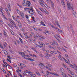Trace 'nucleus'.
Instances as JSON below:
<instances>
[{"label": "nucleus", "mask_w": 77, "mask_h": 77, "mask_svg": "<svg viewBox=\"0 0 77 77\" xmlns=\"http://www.w3.org/2000/svg\"><path fill=\"white\" fill-rule=\"evenodd\" d=\"M67 6L68 8V9L69 10H72L73 11V15L75 17L77 16V14L75 12V11L74 10V9L73 8V7L71 5H70V3H69V2H67Z\"/></svg>", "instance_id": "f257e3e1"}, {"label": "nucleus", "mask_w": 77, "mask_h": 77, "mask_svg": "<svg viewBox=\"0 0 77 77\" xmlns=\"http://www.w3.org/2000/svg\"><path fill=\"white\" fill-rule=\"evenodd\" d=\"M27 1L26 0H24L22 2V5L23 6H27Z\"/></svg>", "instance_id": "f03ea898"}, {"label": "nucleus", "mask_w": 77, "mask_h": 77, "mask_svg": "<svg viewBox=\"0 0 77 77\" xmlns=\"http://www.w3.org/2000/svg\"><path fill=\"white\" fill-rule=\"evenodd\" d=\"M27 7H30V2L29 1H27Z\"/></svg>", "instance_id": "7ed1b4c3"}, {"label": "nucleus", "mask_w": 77, "mask_h": 77, "mask_svg": "<svg viewBox=\"0 0 77 77\" xmlns=\"http://www.w3.org/2000/svg\"><path fill=\"white\" fill-rule=\"evenodd\" d=\"M39 38H40L41 40L42 41V40L44 39H45V37H44L42 35H41L40 36V37Z\"/></svg>", "instance_id": "20e7f679"}, {"label": "nucleus", "mask_w": 77, "mask_h": 77, "mask_svg": "<svg viewBox=\"0 0 77 77\" xmlns=\"http://www.w3.org/2000/svg\"><path fill=\"white\" fill-rule=\"evenodd\" d=\"M50 1L51 2V6L52 8H53L54 7V4L53 3V2L52 1V0H50Z\"/></svg>", "instance_id": "39448f33"}, {"label": "nucleus", "mask_w": 77, "mask_h": 77, "mask_svg": "<svg viewBox=\"0 0 77 77\" xmlns=\"http://www.w3.org/2000/svg\"><path fill=\"white\" fill-rule=\"evenodd\" d=\"M34 10H32V11H29V13L31 15H33V11Z\"/></svg>", "instance_id": "423d86ee"}, {"label": "nucleus", "mask_w": 77, "mask_h": 77, "mask_svg": "<svg viewBox=\"0 0 77 77\" xmlns=\"http://www.w3.org/2000/svg\"><path fill=\"white\" fill-rule=\"evenodd\" d=\"M26 59H28L29 60H30L31 61H35V60L33 59H32L31 58H26Z\"/></svg>", "instance_id": "0eeeda50"}, {"label": "nucleus", "mask_w": 77, "mask_h": 77, "mask_svg": "<svg viewBox=\"0 0 77 77\" xmlns=\"http://www.w3.org/2000/svg\"><path fill=\"white\" fill-rule=\"evenodd\" d=\"M3 32L4 35L6 37V36H7V33H6V31H5V30L3 31Z\"/></svg>", "instance_id": "6e6552de"}, {"label": "nucleus", "mask_w": 77, "mask_h": 77, "mask_svg": "<svg viewBox=\"0 0 77 77\" xmlns=\"http://www.w3.org/2000/svg\"><path fill=\"white\" fill-rule=\"evenodd\" d=\"M48 25H49L50 26H51V27H53V28H54V27L53 26V25L52 24H51V23H48Z\"/></svg>", "instance_id": "1a4fd4ad"}, {"label": "nucleus", "mask_w": 77, "mask_h": 77, "mask_svg": "<svg viewBox=\"0 0 77 77\" xmlns=\"http://www.w3.org/2000/svg\"><path fill=\"white\" fill-rule=\"evenodd\" d=\"M8 7L9 11H11V6H10V5L8 4Z\"/></svg>", "instance_id": "9d476101"}, {"label": "nucleus", "mask_w": 77, "mask_h": 77, "mask_svg": "<svg viewBox=\"0 0 77 77\" xmlns=\"http://www.w3.org/2000/svg\"><path fill=\"white\" fill-rule=\"evenodd\" d=\"M39 9H40V11H42V12H44V11H45V10H44V9H42V8H39Z\"/></svg>", "instance_id": "9b49d317"}, {"label": "nucleus", "mask_w": 77, "mask_h": 77, "mask_svg": "<svg viewBox=\"0 0 77 77\" xmlns=\"http://www.w3.org/2000/svg\"><path fill=\"white\" fill-rule=\"evenodd\" d=\"M37 11L38 14H39V15H41V16H42H42L41 15V12L40 11L38 10Z\"/></svg>", "instance_id": "f8f14e48"}, {"label": "nucleus", "mask_w": 77, "mask_h": 77, "mask_svg": "<svg viewBox=\"0 0 77 77\" xmlns=\"http://www.w3.org/2000/svg\"><path fill=\"white\" fill-rule=\"evenodd\" d=\"M41 23L42 26H45V24H44V23L43 22L41 21Z\"/></svg>", "instance_id": "ddd939ff"}, {"label": "nucleus", "mask_w": 77, "mask_h": 77, "mask_svg": "<svg viewBox=\"0 0 77 77\" xmlns=\"http://www.w3.org/2000/svg\"><path fill=\"white\" fill-rule=\"evenodd\" d=\"M45 13V14H48L49 13L48 11H47V10H45V11L44 12V13Z\"/></svg>", "instance_id": "4468645a"}, {"label": "nucleus", "mask_w": 77, "mask_h": 77, "mask_svg": "<svg viewBox=\"0 0 77 77\" xmlns=\"http://www.w3.org/2000/svg\"><path fill=\"white\" fill-rule=\"evenodd\" d=\"M19 39L21 43H22V44H23V40H22V39H21V38L20 37H19Z\"/></svg>", "instance_id": "2eb2a0df"}, {"label": "nucleus", "mask_w": 77, "mask_h": 77, "mask_svg": "<svg viewBox=\"0 0 77 77\" xmlns=\"http://www.w3.org/2000/svg\"><path fill=\"white\" fill-rule=\"evenodd\" d=\"M32 21L35 22V23H36V21H35V17H32Z\"/></svg>", "instance_id": "dca6fc26"}, {"label": "nucleus", "mask_w": 77, "mask_h": 77, "mask_svg": "<svg viewBox=\"0 0 77 77\" xmlns=\"http://www.w3.org/2000/svg\"><path fill=\"white\" fill-rule=\"evenodd\" d=\"M62 5L63 6V7L64 8H65V3L64 2L63 4H62Z\"/></svg>", "instance_id": "f3484780"}, {"label": "nucleus", "mask_w": 77, "mask_h": 77, "mask_svg": "<svg viewBox=\"0 0 77 77\" xmlns=\"http://www.w3.org/2000/svg\"><path fill=\"white\" fill-rule=\"evenodd\" d=\"M56 24H57V26H59V27H60V25H59V23L58 22H56Z\"/></svg>", "instance_id": "a211bd4d"}, {"label": "nucleus", "mask_w": 77, "mask_h": 77, "mask_svg": "<svg viewBox=\"0 0 77 77\" xmlns=\"http://www.w3.org/2000/svg\"><path fill=\"white\" fill-rule=\"evenodd\" d=\"M21 17L22 18H24V14H23V13H22V15H21Z\"/></svg>", "instance_id": "6ab92c4d"}, {"label": "nucleus", "mask_w": 77, "mask_h": 77, "mask_svg": "<svg viewBox=\"0 0 77 77\" xmlns=\"http://www.w3.org/2000/svg\"><path fill=\"white\" fill-rule=\"evenodd\" d=\"M24 9L25 11H28V10H30L29 8H24Z\"/></svg>", "instance_id": "aec40b11"}, {"label": "nucleus", "mask_w": 77, "mask_h": 77, "mask_svg": "<svg viewBox=\"0 0 77 77\" xmlns=\"http://www.w3.org/2000/svg\"><path fill=\"white\" fill-rule=\"evenodd\" d=\"M49 57H50V56H48V55L45 56V57H46V58L47 59H50Z\"/></svg>", "instance_id": "412c9836"}, {"label": "nucleus", "mask_w": 77, "mask_h": 77, "mask_svg": "<svg viewBox=\"0 0 77 77\" xmlns=\"http://www.w3.org/2000/svg\"><path fill=\"white\" fill-rule=\"evenodd\" d=\"M43 3H42V2L40 3V4L41 5V6H45V5H44V4Z\"/></svg>", "instance_id": "4be33fe9"}, {"label": "nucleus", "mask_w": 77, "mask_h": 77, "mask_svg": "<svg viewBox=\"0 0 77 77\" xmlns=\"http://www.w3.org/2000/svg\"><path fill=\"white\" fill-rule=\"evenodd\" d=\"M29 8V11H30H30H33V7H32L31 6L30 7V8Z\"/></svg>", "instance_id": "5701e85b"}, {"label": "nucleus", "mask_w": 77, "mask_h": 77, "mask_svg": "<svg viewBox=\"0 0 77 77\" xmlns=\"http://www.w3.org/2000/svg\"><path fill=\"white\" fill-rule=\"evenodd\" d=\"M58 31L59 32H60V33H63V31L62 30H60V29H58Z\"/></svg>", "instance_id": "b1692460"}, {"label": "nucleus", "mask_w": 77, "mask_h": 77, "mask_svg": "<svg viewBox=\"0 0 77 77\" xmlns=\"http://www.w3.org/2000/svg\"><path fill=\"white\" fill-rule=\"evenodd\" d=\"M18 34H19V35H20V36H21V37H24V36H23V35H21V32H18Z\"/></svg>", "instance_id": "393cba45"}, {"label": "nucleus", "mask_w": 77, "mask_h": 77, "mask_svg": "<svg viewBox=\"0 0 77 77\" xmlns=\"http://www.w3.org/2000/svg\"><path fill=\"white\" fill-rule=\"evenodd\" d=\"M54 44H56V45H58V44H57V42H55V41H54Z\"/></svg>", "instance_id": "a878e982"}, {"label": "nucleus", "mask_w": 77, "mask_h": 77, "mask_svg": "<svg viewBox=\"0 0 77 77\" xmlns=\"http://www.w3.org/2000/svg\"><path fill=\"white\" fill-rule=\"evenodd\" d=\"M7 60H8V62H10V63H11V60H9V59L8 58L7 59Z\"/></svg>", "instance_id": "bb28decb"}, {"label": "nucleus", "mask_w": 77, "mask_h": 77, "mask_svg": "<svg viewBox=\"0 0 77 77\" xmlns=\"http://www.w3.org/2000/svg\"><path fill=\"white\" fill-rule=\"evenodd\" d=\"M50 53H51V54H55V53H54L53 51H50Z\"/></svg>", "instance_id": "cd10ccee"}, {"label": "nucleus", "mask_w": 77, "mask_h": 77, "mask_svg": "<svg viewBox=\"0 0 77 77\" xmlns=\"http://www.w3.org/2000/svg\"><path fill=\"white\" fill-rule=\"evenodd\" d=\"M35 37H36V38H39L40 37V36H39L38 34H36V36H35Z\"/></svg>", "instance_id": "c85d7f7f"}, {"label": "nucleus", "mask_w": 77, "mask_h": 77, "mask_svg": "<svg viewBox=\"0 0 77 77\" xmlns=\"http://www.w3.org/2000/svg\"><path fill=\"white\" fill-rule=\"evenodd\" d=\"M7 53V51H6L4 50V53L6 55L7 54H8V53Z\"/></svg>", "instance_id": "c756f323"}, {"label": "nucleus", "mask_w": 77, "mask_h": 77, "mask_svg": "<svg viewBox=\"0 0 77 77\" xmlns=\"http://www.w3.org/2000/svg\"><path fill=\"white\" fill-rule=\"evenodd\" d=\"M40 2H42V3H45V2L43 1V0H40Z\"/></svg>", "instance_id": "7c9ffc66"}, {"label": "nucleus", "mask_w": 77, "mask_h": 77, "mask_svg": "<svg viewBox=\"0 0 77 77\" xmlns=\"http://www.w3.org/2000/svg\"><path fill=\"white\" fill-rule=\"evenodd\" d=\"M61 2V3L62 4H63V3H65V2H64V0H60Z\"/></svg>", "instance_id": "2f4dec72"}, {"label": "nucleus", "mask_w": 77, "mask_h": 77, "mask_svg": "<svg viewBox=\"0 0 77 77\" xmlns=\"http://www.w3.org/2000/svg\"><path fill=\"white\" fill-rule=\"evenodd\" d=\"M18 26L20 27H21V24L19 23L18 24Z\"/></svg>", "instance_id": "473e14b6"}, {"label": "nucleus", "mask_w": 77, "mask_h": 77, "mask_svg": "<svg viewBox=\"0 0 77 77\" xmlns=\"http://www.w3.org/2000/svg\"><path fill=\"white\" fill-rule=\"evenodd\" d=\"M36 74L38 75V76H39V77L41 76V75H40V74H39V72H36Z\"/></svg>", "instance_id": "72a5a7b5"}, {"label": "nucleus", "mask_w": 77, "mask_h": 77, "mask_svg": "<svg viewBox=\"0 0 77 77\" xmlns=\"http://www.w3.org/2000/svg\"><path fill=\"white\" fill-rule=\"evenodd\" d=\"M18 75H19V76H20V77H23V76H22V75H21V74H20V73H19L18 74Z\"/></svg>", "instance_id": "f704fd0d"}, {"label": "nucleus", "mask_w": 77, "mask_h": 77, "mask_svg": "<svg viewBox=\"0 0 77 77\" xmlns=\"http://www.w3.org/2000/svg\"><path fill=\"white\" fill-rule=\"evenodd\" d=\"M24 65V64L23 63H20V64H18V65H19V66H21V65Z\"/></svg>", "instance_id": "c9c22d12"}, {"label": "nucleus", "mask_w": 77, "mask_h": 77, "mask_svg": "<svg viewBox=\"0 0 77 77\" xmlns=\"http://www.w3.org/2000/svg\"><path fill=\"white\" fill-rule=\"evenodd\" d=\"M50 43H51V45H53L54 44V43H53L52 42H51Z\"/></svg>", "instance_id": "e433bc0d"}, {"label": "nucleus", "mask_w": 77, "mask_h": 77, "mask_svg": "<svg viewBox=\"0 0 77 77\" xmlns=\"http://www.w3.org/2000/svg\"><path fill=\"white\" fill-rule=\"evenodd\" d=\"M41 66H44V67H45V66H44V65L42 63H41Z\"/></svg>", "instance_id": "4c0bfd02"}, {"label": "nucleus", "mask_w": 77, "mask_h": 77, "mask_svg": "<svg viewBox=\"0 0 77 77\" xmlns=\"http://www.w3.org/2000/svg\"><path fill=\"white\" fill-rule=\"evenodd\" d=\"M64 60L65 61V62L66 63H69V62H68V61L67 60H66V59H64Z\"/></svg>", "instance_id": "58836bf2"}, {"label": "nucleus", "mask_w": 77, "mask_h": 77, "mask_svg": "<svg viewBox=\"0 0 77 77\" xmlns=\"http://www.w3.org/2000/svg\"><path fill=\"white\" fill-rule=\"evenodd\" d=\"M70 29H72V26L71 24L70 25Z\"/></svg>", "instance_id": "ea45409f"}, {"label": "nucleus", "mask_w": 77, "mask_h": 77, "mask_svg": "<svg viewBox=\"0 0 77 77\" xmlns=\"http://www.w3.org/2000/svg\"><path fill=\"white\" fill-rule=\"evenodd\" d=\"M34 51H35V52L36 53H37L38 52V51H36V49L34 50Z\"/></svg>", "instance_id": "a19ab883"}, {"label": "nucleus", "mask_w": 77, "mask_h": 77, "mask_svg": "<svg viewBox=\"0 0 77 77\" xmlns=\"http://www.w3.org/2000/svg\"><path fill=\"white\" fill-rule=\"evenodd\" d=\"M59 58L60 59V60H62V57L61 56H59Z\"/></svg>", "instance_id": "79ce46f5"}, {"label": "nucleus", "mask_w": 77, "mask_h": 77, "mask_svg": "<svg viewBox=\"0 0 77 77\" xmlns=\"http://www.w3.org/2000/svg\"><path fill=\"white\" fill-rule=\"evenodd\" d=\"M26 17L27 19H28L29 18V16H27V15H26Z\"/></svg>", "instance_id": "37998d69"}, {"label": "nucleus", "mask_w": 77, "mask_h": 77, "mask_svg": "<svg viewBox=\"0 0 77 77\" xmlns=\"http://www.w3.org/2000/svg\"><path fill=\"white\" fill-rule=\"evenodd\" d=\"M13 66L14 67H17V65H16V64H14Z\"/></svg>", "instance_id": "c03bdc74"}, {"label": "nucleus", "mask_w": 77, "mask_h": 77, "mask_svg": "<svg viewBox=\"0 0 77 77\" xmlns=\"http://www.w3.org/2000/svg\"><path fill=\"white\" fill-rule=\"evenodd\" d=\"M7 65H8V66H9L10 67V68H12V67L11 66L9 65V64H7Z\"/></svg>", "instance_id": "a18cd8bd"}, {"label": "nucleus", "mask_w": 77, "mask_h": 77, "mask_svg": "<svg viewBox=\"0 0 77 77\" xmlns=\"http://www.w3.org/2000/svg\"><path fill=\"white\" fill-rule=\"evenodd\" d=\"M8 26H9V27H11V24H10V23H8Z\"/></svg>", "instance_id": "49530a36"}, {"label": "nucleus", "mask_w": 77, "mask_h": 77, "mask_svg": "<svg viewBox=\"0 0 77 77\" xmlns=\"http://www.w3.org/2000/svg\"><path fill=\"white\" fill-rule=\"evenodd\" d=\"M3 36V35H2V33H0V37H2Z\"/></svg>", "instance_id": "de8ad7c7"}, {"label": "nucleus", "mask_w": 77, "mask_h": 77, "mask_svg": "<svg viewBox=\"0 0 77 77\" xmlns=\"http://www.w3.org/2000/svg\"><path fill=\"white\" fill-rule=\"evenodd\" d=\"M48 65H49V66H50V67H51V68H52V66L50 64H48Z\"/></svg>", "instance_id": "09e8293b"}, {"label": "nucleus", "mask_w": 77, "mask_h": 77, "mask_svg": "<svg viewBox=\"0 0 77 77\" xmlns=\"http://www.w3.org/2000/svg\"><path fill=\"white\" fill-rule=\"evenodd\" d=\"M17 42L18 43V44H20V41H19L18 40H17Z\"/></svg>", "instance_id": "8fccbe9b"}, {"label": "nucleus", "mask_w": 77, "mask_h": 77, "mask_svg": "<svg viewBox=\"0 0 77 77\" xmlns=\"http://www.w3.org/2000/svg\"><path fill=\"white\" fill-rule=\"evenodd\" d=\"M15 27L16 29H18V27H17V26H15Z\"/></svg>", "instance_id": "3c124183"}, {"label": "nucleus", "mask_w": 77, "mask_h": 77, "mask_svg": "<svg viewBox=\"0 0 77 77\" xmlns=\"http://www.w3.org/2000/svg\"><path fill=\"white\" fill-rule=\"evenodd\" d=\"M25 56H26L27 57H30V56L28 55H25Z\"/></svg>", "instance_id": "603ef678"}, {"label": "nucleus", "mask_w": 77, "mask_h": 77, "mask_svg": "<svg viewBox=\"0 0 77 77\" xmlns=\"http://www.w3.org/2000/svg\"><path fill=\"white\" fill-rule=\"evenodd\" d=\"M12 23H13V24H15V23L13 20H12Z\"/></svg>", "instance_id": "864d4df0"}, {"label": "nucleus", "mask_w": 77, "mask_h": 77, "mask_svg": "<svg viewBox=\"0 0 77 77\" xmlns=\"http://www.w3.org/2000/svg\"><path fill=\"white\" fill-rule=\"evenodd\" d=\"M14 26V24H12V25H10V27H13L14 28V26Z\"/></svg>", "instance_id": "5fc2aeb1"}, {"label": "nucleus", "mask_w": 77, "mask_h": 77, "mask_svg": "<svg viewBox=\"0 0 77 77\" xmlns=\"http://www.w3.org/2000/svg\"><path fill=\"white\" fill-rule=\"evenodd\" d=\"M33 57H37L36 56L35 54L33 55Z\"/></svg>", "instance_id": "6e6d98bb"}, {"label": "nucleus", "mask_w": 77, "mask_h": 77, "mask_svg": "<svg viewBox=\"0 0 77 77\" xmlns=\"http://www.w3.org/2000/svg\"><path fill=\"white\" fill-rule=\"evenodd\" d=\"M8 58L10 59H11V56H8Z\"/></svg>", "instance_id": "4d7b16f0"}, {"label": "nucleus", "mask_w": 77, "mask_h": 77, "mask_svg": "<svg viewBox=\"0 0 77 77\" xmlns=\"http://www.w3.org/2000/svg\"><path fill=\"white\" fill-rule=\"evenodd\" d=\"M0 22L1 23H2V24H3V21L2 20H0Z\"/></svg>", "instance_id": "13d9d810"}, {"label": "nucleus", "mask_w": 77, "mask_h": 77, "mask_svg": "<svg viewBox=\"0 0 77 77\" xmlns=\"http://www.w3.org/2000/svg\"><path fill=\"white\" fill-rule=\"evenodd\" d=\"M75 70L76 69H77V66L76 65H75Z\"/></svg>", "instance_id": "bf43d9fd"}, {"label": "nucleus", "mask_w": 77, "mask_h": 77, "mask_svg": "<svg viewBox=\"0 0 77 77\" xmlns=\"http://www.w3.org/2000/svg\"><path fill=\"white\" fill-rule=\"evenodd\" d=\"M56 0L58 3L60 4V2H59V0Z\"/></svg>", "instance_id": "052dcab7"}, {"label": "nucleus", "mask_w": 77, "mask_h": 77, "mask_svg": "<svg viewBox=\"0 0 77 77\" xmlns=\"http://www.w3.org/2000/svg\"><path fill=\"white\" fill-rule=\"evenodd\" d=\"M29 54V56H33V55H32V54Z\"/></svg>", "instance_id": "680f3d73"}, {"label": "nucleus", "mask_w": 77, "mask_h": 77, "mask_svg": "<svg viewBox=\"0 0 77 77\" xmlns=\"http://www.w3.org/2000/svg\"><path fill=\"white\" fill-rule=\"evenodd\" d=\"M54 75H57V74H56V73H54Z\"/></svg>", "instance_id": "e2e57ef3"}, {"label": "nucleus", "mask_w": 77, "mask_h": 77, "mask_svg": "<svg viewBox=\"0 0 77 77\" xmlns=\"http://www.w3.org/2000/svg\"><path fill=\"white\" fill-rule=\"evenodd\" d=\"M23 75H25V74H26V72H23Z\"/></svg>", "instance_id": "0e129e2a"}, {"label": "nucleus", "mask_w": 77, "mask_h": 77, "mask_svg": "<svg viewBox=\"0 0 77 77\" xmlns=\"http://www.w3.org/2000/svg\"><path fill=\"white\" fill-rule=\"evenodd\" d=\"M71 30H72V33H74V31L73 30V29H72Z\"/></svg>", "instance_id": "69168bd1"}, {"label": "nucleus", "mask_w": 77, "mask_h": 77, "mask_svg": "<svg viewBox=\"0 0 77 77\" xmlns=\"http://www.w3.org/2000/svg\"><path fill=\"white\" fill-rule=\"evenodd\" d=\"M3 72H5V73H6V71H5V69L3 70Z\"/></svg>", "instance_id": "338daca9"}, {"label": "nucleus", "mask_w": 77, "mask_h": 77, "mask_svg": "<svg viewBox=\"0 0 77 77\" xmlns=\"http://www.w3.org/2000/svg\"><path fill=\"white\" fill-rule=\"evenodd\" d=\"M14 77H17V75H14Z\"/></svg>", "instance_id": "774afa93"}]
</instances>
